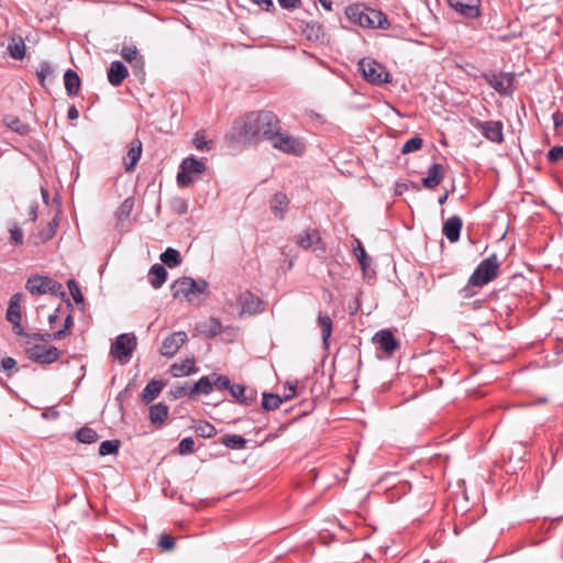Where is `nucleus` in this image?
I'll return each instance as SVG.
<instances>
[{
	"mask_svg": "<svg viewBox=\"0 0 563 563\" xmlns=\"http://www.w3.org/2000/svg\"><path fill=\"white\" fill-rule=\"evenodd\" d=\"M234 129L245 143H260L271 141L282 125L275 113L262 110L250 112L243 121L235 122Z\"/></svg>",
	"mask_w": 563,
	"mask_h": 563,
	"instance_id": "1",
	"label": "nucleus"
},
{
	"mask_svg": "<svg viewBox=\"0 0 563 563\" xmlns=\"http://www.w3.org/2000/svg\"><path fill=\"white\" fill-rule=\"evenodd\" d=\"M345 14L350 21L357 23L362 27L387 29L389 22L387 16L378 10L361 7L357 4L349 5Z\"/></svg>",
	"mask_w": 563,
	"mask_h": 563,
	"instance_id": "2",
	"label": "nucleus"
},
{
	"mask_svg": "<svg viewBox=\"0 0 563 563\" xmlns=\"http://www.w3.org/2000/svg\"><path fill=\"white\" fill-rule=\"evenodd\" d=\"M170 288L174 298H185L192 302L207 292L208 283L203 279L183 277L175 280Z\"/></svg>",
	"mask_w": 563,
	"mask_h": 563,
	"instance_id": "3",
	"label": "nucleus"
},
{
	"mask_svg": "<svg viewBox=\"0 0 563 563\" xmlns=\"http://www.w3.org/2000/svg\"><path fill=\"white\" fill-rule=\"evenodd\" d=\"M499 262L496 254L483 260L468 279V285L483 287L498 276Z\"/></svg>",
	"mask_w": 563,
	"mask_h": 563,
	"instance_id": "4",
	"label": "nucleus"
},
{
	"mask_svg": "<svg viewBox=\"0 0 563 563\" xmlns=\"http://www.w3.org/2000/svg\"><path fill=\"white\" fill-rule=\"evenodd\" d=\"M25 288L32 295L52 294L54 296L66 298V292L63 288V285L47 276H31L26 280Z\"/></svg>",
	"mask_w": 563,
	"mask_h": 563,
	"instance_id": "5",
	"label": "nucleus"
},
{
	"mask_svg": "<svg viewBox=\"0 0 563 563\" xmlns=\"http://www.w3.org/2000/svg\"><path fill=\"white\" fill-rule=\"evenodd\" d=\"M358 70L371 84L380 86L391 81L390 73L384 65L372 58H363L358 62Z\"/></svg>",
	"mask_w": 563,
	"mask_h": 563,
	"instance_id": "6",
	"label": "nucleus"
},
{
	"mask_svg": "<svg viewBox=\"0 0 563 563\" xmlns=\"http://www.w3.org/2000/svg\"><path fill=\"white\" fill-rule=\"evenodd\" d=\"M136 344V336L133 333H122L112 343L111 354L120 363L124 364L130 361Z\"/></svg>",
	"mask_w": 563,
	"mask_h": 563,
	"instance_id": "7",
	"label": "nucleus"
},
{
	"mask_svg": "<svg viewBox=\"0 0 563 563\" xmlns=\"http://www.w3.org/2000/svg\"><path fill=\"white\" fill-rule=\"evenodd\" d=\"M206 170L203 159H197L194 156L183 159L180 169L177 173V184L180 187H188L194 181V174H201Z\"/></svg>",
	"mask_w": 563,
	"mask_h": 563,
	"instance_id": "8",
	"label": "nucleus"
},
{
	"mask_svg": "<svg viewBox=\"0 0 563 563\" xmlns=\"http://www.w3.org/2000/svg\"><path fill=\"white\" fill-rule=\"evenodd\" d=\"M483 79L500 95L509 96L514 91L515 76L511 73L488 71L483 74Z\"/></svg>",
	"mask_w": 563,
	"mask_h": 563,
	"instance_id": "9",
	"label": "nucleus"
},
{
	"mask_svg": "<svg viewBox=\"0 0 563 563\" xmlns=\"http://www.w3.org/2000/svg\"><path fill=\"white\" fill-rule=\"evenodd\" d=\"M269 142L274 148L287 154L299 156L305 152V145L298 137L283 133L282 130L277 131Z\"/></svg>",
	"mask_w": 563,
	"mask_h": 563,
	"instance_id": "10",
	"label": "nucleus"
},
{
	"mask_svg": "<svg viewBox=\"0 0 563 563\" xmlns=\"http://www.w3.org/2000/svg\"><path fill=\"white\" fill-rule=\"evenodd\" d=\"M372 342L383 353L379 358H390L396 351L400 349V342L397 340L390 329L379 330L372 338Z\"/></svg>",
	"mask_w": 563,
	"mask_h": 563,
	"instance_id": "11",
	"label": "nucleus"
},
{
	"mask_svg": "<svg viewBox=\"0 0 563 563\" xmlns=\"http://www.w3.org/2000/svg\"><path fill=\"white\" fill-rule=\"evenodd\" d=\"M26 356L34 363L42 365L52 364L60 357V351L55 346L36 344L25 349Z\"/></svg>",
	"mask_w": 563,
	"mask_h": 563,
	"instance_id": "12",
	"label": "nucleus"
},
{
	"mask_svg": "<svg viewBox=\"0 0 563 563\" xmlns=\"http://www.w3.org/2000/svg\"><path fill=\"white\" fill-rule=\"evenodd\" d=\"M23 295L21 292L14 294L10 298L9 307L7 309L5 319L12 324L13 332L16 335H25V331L21 324V301Z\"/></svg>",
	"mask_w": 563,
	"mask_h": 563,
	"instance_id": "13",
	"label": "nucleus"
},
{
	"mask_svg": "<svg viewBox=\"0 0 563 563\" xmlns=\"http://www.w3.org/2000/svg\"><path fill=\"white\" fill-rule=\"evenodd\" d=\"M475 129H477L484 137L494 143H503L504 142V125L500 121H479L476 120L473 124Z\"/></svg>",
	"mask_w": 563,
	"mask_h": 563,
	"instance_id": "14",
	"label": "nucleus"
},
{
	"mask_svg": "<svg viewBox=\"0 0 563 563\" xmlns=\"http://www.w3.org/2000/svg\"><path fill=\"white\" fill-rule=\"evenodd\" d=\"M187 341V334L184 331H177L167 336L161 347V354L166 357H173Z\"/></svg>",
	"mask_w": 563,
	"mask_h": 563,
	"instance_id": "15",
	"label": "nucleus"
},
{
	"mask_svg": "<svg viewBox=\"0 0 563 563\" xmlns=\"http://www.w3.org/2000/svg\"><path fill=\"white\" fill-rule=\"evenodd\" d=\"M238 303L241 307V314H255L263 311L262 299L247 290L239 296Z\"/></svg>",
	"mask_w": 563,
	"mask_h": 563,
	"instance_id": "16",
	"label": "nucleus"
},
{
	"mask_svg": "<svg viewBox=\"0 0 563 563\" xmlns=\"http://www.w3.org/2000/svg\"><path fill=\"white\" fill-rule=\"evenodd\" d=\"M133 207H134V198L129 197L118 208V210L115 212V218H117L115 228L120 232L130 230V214L133 210Z\"/></svg>",
	"mask_w": 563,
	"mask_h": 563,
	"instance_id": "17",
	"label": "nucleus"
},
{
	"mask_svg": "<svg viewBox=\"0 0 563 563\" xmlns=\"http://www.w3.org/2000/svg\"><path fill=\"white\" fill-rule=\"evenodd\" d=\"M448 3L466 18L473 19L479 15V0H448Z\"/></svg>",
	"mask_w": 563,
	"mask_h": 563,
	"instance_id": "18",
	"label": "nucleus"
},
{
	"mask_svg": "<svg viewBox=\"0 0 563 563\" xmlns=\"http://www.w3.org/2000/svg\"><path fill=\"white\" fill-rule=\"evenodd\" d=\"M142 156V142L140 139H133L128 146L126 156L124 157L125 172L131 173L135 169L137 162Z\"/></svg>",
	"mask_w": 563,
	"mask_h": 563,
	"instance_id": "19",
	"label": "nucleus"
},
{
	"mask_svg": "<svg viewBox=\"0 0 563 563\" xmlns=\"http://www.w3.org/2000/svg\"><path fill=\"white\" fill-rule=\"evenodd\" d=\"M462 219L459 216L450 217L443 224V234L451 242H457L462 230Z\"/></svg>",
	"mask_w": 563,
	"mask_h": 563,
	"instance_id": "20",
	"label": "nucleus"
},
{
	"mask_svg": "<svg viewBox=\"0 0 563 563\" xmlns=\"http://www.w3.org/2000/svg\"><path fill=\"white\" fill-rule=\"evenodd\" d=\"M230 394L238 402L245 406H251L256 401V391L254 389H247L244 385H232Z\"/></svg>",
	"mask_w": 563,
	"mask_h": 563,
	"instance_id": "21",
	"label": "nucleus"
},
{
	"mask_svg": "<svg viewBox=\"0 0 563 563\" xmlns=\"http://www.w3.org/2000/svg\"><path fill=\"white\" fill-rule=\"evenodd\" d=\"M444 178V167L441 164L434 163L428 169V175L422 179V185L427 189H433Z\"/></svg>",
	"mask_w": 563,
	"mask_h": 563,
	"instance_id": "22",
	"label": "nucleus"
},
{
	"mask_svg": "<svg viewBox=\"0 0 563 563\" xmlns=\"http://www.w3.org/2000/svg\"><path fill=\"white\" fill-rule=\"evenodd\" d=\"M126 76L128 68L122 62L114 60L111 63L108 69V80L112 86H120L122 81L126 78Z\"/></svg>",
	"mask_w": 563,
	"mask_h": 563,
	"instance_id": "23",
	"label": "nucleus"
},
{
	"mask_svg": "<svg viewBox=\"0 0 563 563\" xmlns=\"http://www.w3.org/2000/svg\"><path fill=\"white\" fill-rule=\"evenodd\" d=\"M271 210L280 220L285 218L288 210L289 199L284 192H276L269 201Z\"/></svg>",
	"mask_w": 563,
	"mask_h": 563,
	"instance_id": "24",
	"label": "nucleus"
},
{
	"mask_svg": "<svg viewBox=\"0 0 563 563\" xmlns=\"http://www.w3.org/2000/svg\"><path fill=\"white\" fill-rule=\"evenodd\" d=\"M302 35L311 42L322 43L324 40L323 26L318 22H307L301 26Z\"/></svg>",
	"mask_w": 563,
	"mask_h": 563,
	"instance_id": "25",
	"label": "nucleus"
},
{
	"mask_svg": "<svg viewBox=\"0 0 563 563\" xmlns=\"http://www.w3.org/2000/svg\"><path fill=\"white\" fill-rule=\"evenodd\" d=\"M198 372V367L195 365L194 358H187L181 363H174L170 366V373L174 377L189 376Z\"/></svg>",
	"mask_w": 563,
	"mask_h": 563,
	"instance_id": "26",
	"label": "nucleus"
},
{
	"mask_svg": "<svg viewBox=\"0 0 563 563\" xmlns=\"http://www.w3.org/2000/svg\"><path fill=\"white\" fill-rule=\"evenodd\" d=\"M64 84L66 92L69 96H76L80 90V78L78 74L73 69H67L64 74Z\"/></svg>",
	"mask_w": 563,
	"mask_h": 563,
	"instance_id": "27",
	"label": "nucleus"
},
{
	"mask_svg": "<svg viewBox=\"0 0 563 563\" xmlns=\"http://www.w3.org/2000/svg\"><path fill=\"white\" fill-rule=\"evenodd\" d=\"M164 384L161 380L152 379L142 390L141 397L145 404L153 401L162 391Z\"/></svg>",
	"mask_w": 563,
	"mask_h": 563,
	"instance_id": "28",
	"label": "nucleus"
},
{
	"mask_svg": "<svg viewBox=\"0 0 563 563\" xmlns=\"http://www.w3.org/2000/svg\"><path fill=\"white\" fill-rule=\"evenodd\" d=\"M3 124L20 135H26L31 131L29 124L22 122L18 117L5 114L3 117Z\"/></svg>",
	"mask_w": 563,
	"mask_h": 563,
	"instance_id": "29",
	"label": "nucleus"
},
{
	"mask_svg": "<svg viewBox=\"0 0 563 563\" xmlns=\"http://www.w3.org/2000/svg\"><path fill=\"white\" fill-rule=\"evenodd\" d=\"M150 283L153 288L157 289L162 287L167 278V272L161 264H154L150 269Z\"/></svg>",
	"mask_w": 563,
	"mask_h": 563,
	"instance_id": "30",
	"label": "nucleus"
},
{
	"mask_svg": "<svg viewBox=\"0 0 563 563\" xmlns=\"http://www.w3.org/2000/svg\"><path fill=\"white\" fill-rule=\"evenodd\" d=\"M121 56L132 65L133 68H140L143 70V58L139 56L135 46H123L121 49Z\"/></svg>",
	"mask_w": 563,
	"mask_h": 563,
	"instance_id": "31",
	"label": "nucleus"
},
{
	"mask_svg": "<svg viewBox=\"0 0 563 563\" xmlns=\"http://www.w3.org/2000/svg\"><path fill=\"white\" fill-rule=\"evenodd\" d=\"M212 389L213 386L211 375L203 376L189 389V397L194 398L198 394L208 395L212 391Z\"/></svg>",
	"mask_w": 563,
	"mask_h": 563,
	"instance_id": "32",
	"label": "nucleus"
},
{
	"mask_svg": "<svg viewBox=\"0 0 563 563\" xmlns=\"http://www.w3.org/2000/svg\"><path fill=\"white\" fill-rule=\"evenodd\" d=\"M318 325L322 332V343L325 349L329 347V339L332 333V320L328 314L319 313Z\"/></svg>",
	"mask_w": 563,
	"mask_h": 563,
	"instance_id": "33",
	"label": "nucleus"
},
{
	"mask_svg": "<svg viewBox=\"0 0 563 563\" xmlns=\"http://www.w3.org/2000/svg\"><path fill=\"white\" fill-rule=\"evenodd\" d=\"M9 55L13 59H22L25 56V44L21 36L12 37L11 42L8 44Z\"/></svg>",
	"mask_w": 563,
	"mask_h": 563,
	"instance_id": "34",
	"label": "nucleus"
},
{
	"mask_svg": "<svg viewBox=\"0 0 563 563\" xmlns=\"http://www.w3.org/2000/svg\"><path fill=\"white\" fill-rule=\"evenodd\" d=\"M221 443L232 450H243L246 448L247 440L239 434H224Z\"/></svg>",
	"mask_w": 563,
	"mask_h": 563,
	"instance_id": "35",
	"label": "nucleus"
},
{
	"mask_svg": "<svg viewBox=\"0 0 563 563\" xmlns=\"http://www.w3.org/2000/svg\"><path fill=\"white\" fill-rule=\"evenodd\" d=\"M168 416V407L162 402L151 406L150 420L152 423H162Z\"/></svg>",
	"mask_w": 563,
	"mask_h": 563,
	"instance_id": "36",
	"label": "nucleus"
},
{
	"mask_svg": "<svg viewBox=\"0 0 563 563\" xmlns=\"http://www.w3.org/2000/svg\"><path fill=\"white\" fill-rule=\"evenodd\" d=\"M161 261L169 268H174L181 263V256L177 250L168 247L161 254Z\"/></svg>",
	"mask_w": 563,
	"mask_h": 563,
	"instance_id": "37",
	"label": "nucleus"
},
{
	"mask_svg": "<svg viewBox=\"0 0 563 563\" xmlns=\"http://www.w3.org/2000/svg\"><path fill=\"white\" fill-rule=\"evenodd\" d=\"M321 238L317 230H306L298 236V244L302 249H309L314 243L320 242Z\"/></svg>",
	"mask_w": 563,
	"mask_h": 563,
	"instance_id": "38",
	"label": "nucleus"
},
{
	"mask_svg": "<svg viewBox=\"0 0 563 563\" xmlns=\"http://www.w3.org/2000/svg\"><path fill=\"white\" fill-rule=\"evenodd\" d=\"M192 428L201 438L210 439L217 434L214 426L205 420L196 422Z\"/></svg>",
	"mask_w": 563,
	"mask_h": 563,
	"instance_id": "39",
	"label": "nucleus"
},
{
	"mask_svg": "<svg viewBox=\"0 0 563 563\" xmlns=\"http://www.w3.org/2000/svg\"><path fill=\"white\" fill-rule=\"evenodd\" d=\"M76 439L81 443L91 444L98 440V434L93 429L82 427L76 432Z\"/></svg>",
	"mask_w": 563,
	"mask_h": 563,
	"instance_id": "40",
	"label": "nucleus"
},
{
	"mask_svg": "<svg viewBox=\"0 0 563 563\" xmlns=\"http://www.w3.org/2000/svg\"><path fill=\"white\" fill-rule=\"evenodd\" d=\"M353 252L360 263L361 268L365 272L371 264V257L367 255L360 240H356V246L353 249Z\"/></svg>",
	"mask_w": 563,
	"mask_h": 563,
	"instance_id": "41",
	"label": "nucleus"
},
{
	"mask_svg": "<svg viewBox=\"0 0 563 563\" xmlns=\"http://www.w3.org/2000/svg\"><path fill=\"white\" fill-rule=\"evenodd\" d=\"M282 402H283V399L276 394H271V393L263 394L262 407L265 410H268V411L275 410L280 406Z\"/></svg>",
	"mask_w": 563,
	"mask_h": 563,
	"instance_id": "42",
	"label": "nucleus"
},
{
	"mask_svg": "<svg viewBox=\"0 0 563 563\" xmlns=\"http://www.w3.org/2000/svg\"><path fill=\"white\" fill-rule=\"evenodd\" d=\"M57 227H58L57 219H53L47 224V227L40 232V234L37 236L38 240L36 241V243H45V242L49 241L54 236Z\"/></svg>",
	"mask_w": 563,
	"mask_h": 563,
	"instance_id": "43",
	"label": "nucleus"
},
{
	"mask_svg": "<svg viewBox=\"0 0 563 563\" xmlns=\"http://www.w3.org/2000/svg\"><path fill=\"white\" fill-rule=\"evenodd\" d=\"M54 74V67L49 62H42L36 69V76L42 87H45V79Z\"/></svg>",
	"mask_w": 563,
	"mask_h": 563,
	"instance_id": "44",
	"label": "nucleus"
},
{
	"mask_svg": "<svg viewBox=\"0 0 563 563\" xmlns=\"http://www.w3.org/2000/svg\"><path fill=\"white\" fill-rule=\"evenodd\" d=\"M120 448V441L119 440H106L101 442L99 446V454L101 456H106L109 454H115L118 453Z\"/></svg>",
	"mask_w": 563,
	"mask_h": 563,
	"instance_id": "45",
	"label": "nucleus"
},
{
	"mask_svg": "<svg viewBox=\"0 0 563 563\" xmlns=\"http://www.w3.org/2000/svg\"><path fill=\"white\" fill-rule=\"evenodd\" d=\"M195 451V441L192 438H184L178 446H177V453L180 455H189L194 453Z\"/></svg>",
	"mask_w": 563,
	"mask_h": 563,
	"instance_id": "46",
	"label": "nucleus"
},
{
	"mask_svg": "<svg viewBox=\"0 0 563 563\" xmlns=\"http://www.w3.org/2000/svg\"><path fill=\"white\" fill-rule=\"evenodd\" d=\"M423 141L419 136H413L409 139L401 148L402 154H408L411 152H416L422 147Z\"/></svg>",
	"mask_w": 563,
	"mask_h": 563,
	"instance_id": "47",
	"label": "nucleus"
},
{
	"mask_svg": "<svg viewBox=\"0 0 563 563\" xmlns=\"http://www.w3.org/2000/svg\"><path fill=\"white\" fill-rule=\"evenodd\" d=\"M212 386L219 390L229 389L232 387L230 379L223 375H211Z\"/></svg>",
	"mask_w": 563,
	"mask_h": 563,
	"instance_id": "48",
	"label": "nucleus"
},
{
	"mask_svg": "<svg viewBox=\"0 0 563 563\" xmlns=\"http://www.w3.org/2000/svg\"><path fill=\"white\" fill-rule=\"evenodd\" d=\"M175 539L166 533H162L158 539V547L162 551L168 552L175 549Z\"/></svg>",
	"mask_w": 563,
	"mask_h": 563,
	"instance_id": "49",
	"label": "nucleus"
},
{
	"mask_svg": "<svg viewBox=\"0 0 563 563\" xmlns=\"http://www.w3.org/2000/svg\"><path fill=\"white\" fill-rule=\"evenodd\" d=\"M206 329H202L201 332L208 334L209 336H216L220 334L222 325L218 319H210V321L205 325Z\"/></svg>",
	"mask_w": 563,
	"mask_h": 563,
	"instance_id": "50",
	"label": "nucleus"
},
{
	"mask_svg": "<svg viewBox=\"0 0 563 563\" xmlns=\"http://www.w3.org/2000/svg\"><path fill=\"white\" fill-rule=\"evenodd\" d=\"M67 286L69 288L70 295L76 303H84V296L81 294V290L75 279H69L67 282Z\"/></svg>",
	"mask_w": 563,
	"mask_h": 563,
	"instance_id": "51",
	"label": "nucleus"
},
{
	"mask_svg": "<svg viewBox=\"0 0 563 563\" xmlns=\"http://www.w3.org/2000/svg\"><path fill=\"white\" fill-rule=\"evenodd\" d=\"M192 142H194L195 147L199 151H209L211 148V146L209 145V142L206 141L202 132H197L195 134Z\"/></svg>",
	"mask_w": 563,
	"mask_h": 563,
	"instance_id": "52",
	"label": "nucleus"
},
{
	"mask_svg": "<svg viewBox=\"0 0 563 563\" xmlns=\"http://www.w3.org/2000/svg\"><path fill=\"white\" fill-rule=\"evenodd\" d=\"M548 161L550 163H556L563 158V146L556 145L553 146L547 154Z\"/></svg>",
	"mask_w": 563,
	"mask_h": 563,
	"instance_id": "53",
	"label": "nucleus"
},
{
	"mask_svg": "<svg viewBox=\"0 0 563 563\" xmlns=\"http://www.w3.org/2000/svg\"><path fill=\"white\" fill-rule=\"evenodd\" d=\"M10 235H11V241L15 245H20V244L23 243V232H22V230L19 227H13L10 230Z\"/></svg>",
	"mask_w": 563,
	"mask_h": 563,
	"instance_id": "54",
	"label": "nucleus"
},
{
	"mask_svg": "<svg viewBox=\"0 0 563 563\" xmlns=\"http://www.w3.org/2000/svg\"><path fill=\"white\" fill-rule=\"evenodd\" d=\"M24 336L30 338L34 341H44V342L51 341L49 333H26L25 332Z\"/></svg>",
	"mask_w": 563,
	"mask_h": 563,
	"instance_id": "55",
	"label": "nucleus"
},
{
	"mask_svg": "<svg viewBox=\"0 0 563 563\" xmlns=\"http://www.w3.org/2000/svg\"><path fill=\"white\" fill-rule=\"evenodd\" d=\"M170 393L173 394L174 398H181L186 395H189V390L186 386H174Z\"/></svg>",
	"mask_w": 563,
	"mask_h": 563,
	"instance_id": "56",
	"label": "nucleus"
},
{
	"mask_svg": "<svg viewBox=\"0 0 563 563\" xmlns=\"http://www.w3.org/2000/svg\"><path fill=\"white\" fill-rule=\"evenodd\" d=\"M16 365V361L13 357H4L1 361V366L4 371L12 369Z\"/></svg>",
	"mask_w": 563,
	"mask_h": 563,
	"instance_id": "57",
	"label": "nucleus"
},
{
	"mask_svg": "<svg viewBox=\"0 0 563 563\" xmlns=\"http://www.w3.org/2000/svg\"><path fill=\"white\" fill-rule=\"evenodd\" d=\"M279 4L285 9H294L300 0H278Z\"/></svg>",
	"mask_w": 563,
	"mask_h": 563,
	"instance_id": "58",
	"label": "nucleus"
},
{
	"mask_svg": "<svg viewBox=\"0 0 563 563\" xmlns=\"http://www.w3.org/2000/svg\"><path fill=\"white\" fill-rule=\"evenodd\" d=\"M253 2L261 5L266 11H269L274 7L273 0H252Z\"/></svg>",
	"mask_w": 563,
	"mask_h": 563,
	"instance_id": "59",
	"label": "nucleus"
},
{
	"mask_svg": "<svg viewBox=\"0 0 563 563\" xmlns=\"http://www.w3.org/2000/svg\"><path fill=\"white\" fill-rule=\"evenodd\" d=\"M552 119H553L554 126L556 129L559 126H561V124H563V114L561 112L553 113Z\"/></svg>",
	"mask_w": 563,
	"mask_h": 563,
	"instance_id": "60",
	"label": "nucleus"
},
{
	"mask_svg": "<svg viewBox=\"0 0 563 563\" xmlns=\"http://www.w3.org/2000/svg\"><path fill=\"white\" fill-rule=\"evenodd\" d=\"M37 208H38V206L36 202H34L30 207L29 216H30L31 221H33V222L36 221V219H37Z\"/></svg>",
	"mask_w": 563,
	"mask_h": 563,
	"instance_id": "61",
	"label": "nucleus"
},
{
	"mask_svg": "<svg viewBox=\"0 0 563 563\" xmlns=\"http://www.w3.org/2000/svg\"><path fill=\"white\" fill-rule=\"evenodd\" d=\"M67 334V332L64 330V329H60L54 333H49V336H51V341L52 340H60L63 339L65 335Z\"/></svg>",
	"mask_w": 563,
	"mask_h": 563,
	"instance_id": "62",
	"label": "nucleus"
},
{
	"mask_svg": "<svg viewBox=\"0 0 563 563\" xmlns=\"http://www.w3.org/2000/svg\"><path fill=\"white\" fill-rule=\"evenodd\" d=\"M67 117H68L69 120H76L79 117V112H78V110H77V108L75 106H71L68 109Z\"/></svg>",
	"mask_w": 563,
	"mask_h": 563,
	"instance_id": "63",
	"label": "nucleus"
},
{
	"mask_svg": "<svg viewBox=\"0 0 563 563\" xmlns=\"http://www.w3.org/2000/svg\"><path fill=\"white\" fill-rule=\"evenodd\" d=\"M71 325H73V317H71L70 314H68V316L66 317L65 321H64V328H63V329H64L66 332H68V331H69V329L71 328Z\"/></svg>",
	"mask_w": 563,
	"mask_h": 563,
	"instance_id": "64",
	"label": "nucleus"
}]
</instances>
